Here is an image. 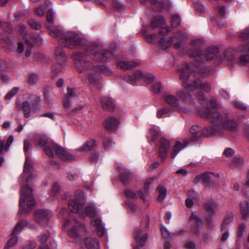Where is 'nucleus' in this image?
Segmentation results:
<instances>
[{
  "label": "nucleus",
  "instance_id": "nucleus-12",
  "mask_svg": "<svg viewBox=\"0 0 249 249\" xmlns=\"http://www.w3.org/2000/svg\"><path fill=\"white\" fill-rule=\"evenodd\" d=\"M73 221L75 223L73 224L72 227L68 231V234L72 238H76L85 234L86 230L84 224L78 222L75 218Z\"/></svg>",
  "mask_w": 249,
  "mask_h": 249
},
{
  "label": "nucleus",
  "instance_id": "nucleus-17",
  "mask_svg": "<svg viewBox=\"0 0 249 249\" xmlns=\"http://www.w3.org/2000/svg\"><path fill=\"white\" fill-rule=\"evenodd\" d=\"M101 106L103 109L107 111H112L115 108L113 100L107 96H103L100 98Z\"/></svg>",
  "mask_w": 249,
  "mask_h": 249
},
{
  "label": "nucleus",
  "instance_id": "nucleus-51",
  "mask_svg": "<svg viewBox=\"0 0 249 249\" xmlns=\"http://www.w3.org/2000/svg\"><path fill=\"white\" fill-rule=\"evenodd\" d=\"M124 194L127 197L135 199L137 198V195L135 192L130 189H126L124 191Z\"/></svg>",
  "mask_w": 249,
  "mask_h": 249
},
{
  "label": "nucleus",
  "instance_id": "nucleus-30",
  "mask_svg": "<svg viewBox=\"0 0 249 249\" xmlns=\"http://www.w3.org/2000/svg\"><path fill=\"white\" fill-rule=\"evenodd\" d=\"M22 110L25 118H29L31 115V108L28 101H25L22 104Z\"/></svg>",
  "mask_w": 249,
  "mask_h": 249
},
{
  "label": "nucleus",
  "instance_id": "nucleus-6",
  "mask_svg": "<svg viewBox=\"0 0 249 249\" xmlns=\"http://www.w3.org/2000/svg\"><path fill=\"white\" fill-rule=\"evenodd\" d=\"M103 45L101 44L92 43L86 46L84 54L86 58L91 54L94 55L93 59L97 61H106L112 57V52L103 50Z\"/></svg>",
  "mask_w": 249,
  "mask_h": 249
},
{
  "label": "nucleus",
  "instance_id": "nucleus-24",
  "mask_svg": "<svg viewBox=\"0 0 249 249\" xmlns=\"http://www.w3.org/2000/svg\"><path fill=\"white\" fill-rule=\"evenodd\" d=\"M163 98L168 105L172 107H176L178 105V100L175 95L165 94Z\"/></svg>",
  "mask_w": 249,
  "mask_h": 249
},
{
  "label": "nucleus",
  "instance_id": "nucleus-19",
  "mask_svg": "<svg viewBox=\"0 0 249 249\" xmlns=\"http://www.w3.org/2000/svg\"><path fill=\"white\" fill-rule=\"evenodd\" d=\"M121 181L124 185L128 184L132 178V173L126 169L118 167Z\"/></svg>",
  "mask_w": 249,
  "mask_h": 249
},
{
  "label": "nucleus",
  "instance_id": "nucleus-3",
  "mask_svg": "<svg viewBox=\"0 0 249 249\" xmlns=\"http://www.w3.org/2000/svg\"><path fill=\"white\" fill-rule=\"evenodd\" d=\"M32 166L30 163L29 157L26 155V159L24 165V173L21 176H26V184L23 185L21 191V196L19 201V210L18 213L20 215L22 213L28 214L32 211L35 205L36 201L33 197L32 189L30 188V183L34 179V177L31 173Z\"/></svg>",
  "mask_w": 249,
  "mask_h": 249
},
{
  "label": "nucleus",
  "instance_id": "nucleus-28",
  "mask_svg": "<svg viewBox=\"0 0 249 249\" xmlns=\"http://www.w3.org/2000/svg\"><path fill=\"white\" fill-rule=\"evenodd\" d=\"M164 23V18L162 17H156L154 18L151 23V26L155 29L157 27H161Z\"/></svg>",
  "mask_w": 249,
  "mask_h": 249
},
{
  "label": "nucleus",
  "instance_id": "nucleus-18",
  "mask_svg": "<svg viewBox=\"0 0 249 249\" xmlns=\"http://www.w3.org/2000/svg\"><path fill=\"white\" fill-rule=\"evenodd\" d=\"M90 224L92 228H94L98 236H103L105 235V229L99 218H96L92 219Z\"/></svg>",
  "mask_w": 249,
  "mask_h": 249
},
{
  "label": "nucleus",
  "instance_id": "nucleus-21",
  "mask_svg": "<svg viewBox=\"0 0 249 249\" xmlns=\"http://www.w3.org/2000/svg\"><path fill=\"white\" fill-rule=\"evenodd\" d=\"M119 124V120L114 117L107 119L104 124L105 128L108 130L115 129Z\"/></svg>",
  "mask_w": 249,
  "mask_h": 249
},
{
  "label": "nucleus",
  "instance_id": "nucleus-31",
  "mask_svg": "<svg viewBox=\"0 0 249 249\" xmlns=\"http://www.w3.org/2000/svg\"><path fill=\"white\" fill-rule=\"evenodd\" d=\"M173 41L172 37L169 40H166L164 38H162L159 41V46L162 50H166L171 47Z\"/></svg>",
  "mask_w": 249,
  "mask_h": 249
},
{
  "label": "nucleus",
  "instance_id": "nucleus-4",
  "mask_svg": "<svg viewBox=\"0 0 249 249\" xmlns=\"http://www.w3.org/2000/svg\"><path fill=\"white\" fill-rule=\"evenodd\" d=\"M48 28L50 35L52 37L58 38L59 44L63 47L74 49L76 47L81 48L87 44L86 39L74 32L64 33L61 27L52 25L48 26Z\"/></svg>",
  "mask_w": 249,
  "mask_h": 249
},
{
  "label": "nucleus",
  "instance_id": "nucleus-41",
  "mask_svg": "<svg viewBox=\"0 0 249 249\" xmlns=\"http://www.w3.org/2000/svg\"><path fill=\"white\" fill-rule=\"evenodd\" d=\"M85 213L89 217H92L96 215V211L92 206H88L85 208Z\"/></svg>",
  "mask_w": 249,
  "mask_h": 249
},
{
  "label": "nucleus",
  "instance_id": "nucleus-46",
  "mask_svg": "<svg viewBox=\"0 0 249 249\" xmlns=\"http://www.w3.org/2000/svg\"><path fill=\"white\" fill-rule=\"evenodd\" d=\"M239 63L242 65L249 64V54H243L239 58Z\"/></svg>",
  "mask_w": 249,
  "mask_h": 249
},
{
  "label": "nucleus",
  "instance_id": "nucleus-1",
  "mask_svg": "<svg viewBox=\"0 0 249 249\" xmlns=\"http://www.w3.org/2000/svg\"><path fill=\"white\" fill-rule=\"evenodd\" d=\"M207 112H200V116L208 119L212 124V126L204 128L203 129L198 125H194L190 129V132L194 134L190 139L192 141H197L202 136H207L210 134L221 135L224 131H234L237 124L235 121L230 120L226 115H222L219 112H213L211 115L210 110L207 107Z\"/></svg>",
  "mask_w": 249,
  "mask_h": 249
},
{
  "label": "nucleus",
  "instance_id": "nucleus-50",
  "mask_svg": "<svg viewBox=\"0 0 249 249\" xmlns=\"http://www.w3.org/2000/svg\"><path fill=\"white\" fill-rule=\"evenodd\" d=\"M19 89L17 87L13 88L9 91L5 95V98L6 99H10L14 95H15L18 92Z\"/></svg>",
  "mask_w": 249,
  "mask_h": 249
},
{
  "label": "nucleus",
  "instance_id": "nucleus-15",
  "mask_svg": "<svg viewBox=\"0 0 249 249\" xmlns=\"http://www.w3.org/2000/svg\"><path fill=\"white\" fill-rule=\"evenodd\" d=\"M24 39L26 45L25 56L28 57L31 54L32 47L35 44H39L41 43V38L39 36H36V37L32 36L31 40L26 37H24Z\"/></svg>",
  "mask_w": 249,
  "mask_h": 249
},
{
  "label": "nucleus",
  "instance_id": "nucleus-7",
  "mask_svg": "<svg viewBox=\"0 0 249 249\" xmlns=\"http://www.w3.org/2000/svg\"><path fill=\"white\" fill-rule=\"evenodd\" d=\"M149 218L146 217L142 222L141 227L135 230L134 238L136 245L134 249H143L142 247L145 244L148 237L147 229L149 227Z\"/></svg>",
  "mask_w": 249,
  "mask_h": 249
},
{
  "label": "nucleus",
  "instance_id": "nucleus-9",
  "mask_svg": "<svg viewBox=\"0 0 249 249\" xmlns=\"http://www.w3.org/2000/svg\"><path fill=\"white\" fill-rule=\"evenodd\" d=\"M218 53V49L216 47H208L204 54L201 53L199 50L195 49L188 53L190 57L196 58L197 61H204L207 60L213 59L216 58Z\"/></svg>",
  "mask_w": 249,
  "mask_h": 249
},
{
  "label": "nucleus",
  "instance_id": "nucleus-63",
  "mask_svg": "<svg viewBox=\"0 0 249 249\" xmlns=\"http://www.w3.org/2000/svg\"><path fill=\"white\" fill-rule=\"evenodd\" d=\"M184 248L186 249H195L196 244L192 241H187L184 244Z\"/></svg>",
  "mask_w": 249,
  "mask_h": 249
},
{
  "label": "nucleus",
  "instance_id": "nucleus-37",
  "mask_svg": "<svg viewBox=\"0 0 249 249\" xmlns=\"http://www.w3.org/2000/svg\"><path fill=\"white\" fill-rule=\"evenodd\" d=\"M26 221L25 220L22 219L19 221L14 229L13 231V234H18L19 231L26 225Z\"/></svg>",
  "mask_w": 249,
  "mask_h": 249
},
{
  "label": "nucleus",
  "instance_id": "nucleus-5",
  "mask_svg": "<svg viewBox=\"0 0 249 249\" xmlns=\"http://www.w3.org/2000/svg\"><path fill=\"white\" fill-rule=\"evenodd\" d=\"M191 69L192 67L190 64H187L185 68H181L179 70L181 72L179 78L184 88L191 92L195 89H199L206 92H210L211 89V85L210 83L200 79H197L192 82L189 78Z\"/></svg>",
  "mask_w": 249,
  "mask_h": 249
},
{
  "label": "nucleus",
  "instance_id": "nucleus-10",
  "mask_svg": "<svg viewBox=\"0 0 249 249\" xmlns=\"http://www.w3.org/2000/svg\"><path fill=\"white\" fill-rule=\"evenodd\" d=\"M44 150L46 154L51 158L53 157L55 152L57 157L63 160H72L74 159L71 155L67 153L62 147L59 146L56 143L49 145L45 148Z\"/></svg>",
  "mask_w": 249,
  "mask_h": 249
},
{
  "label": "nucleus",
  "instance_id": "nucleus-35",
  "mask_svg": "<svg viewBox=\"0 0 249 249\" xmlns=\"http://www.w3.org/2000/svg\"><path fill=\"white\" fill-rule=\"evenodd\" d=\"M186 90L178 92L177 95L183 100L189 101L191 100L192 96L190 93L187 91L188 90L187 89Z\"/></svg>",
  "mask_w": 249,
  "mask_h": 249
},
{
  "label": "nucleus",
  "instance_id": "nucleus-14",
  "mask_svg": "<svg viewBox=\"0 0 249 249\" xmlns=\"http://www.w3.org/2000/svg\"><path fill=\"white\" fill-rule=\"evenodd\" d=\"M160 142L159 156L161 160L164 161L166 159L168 150L170 146V143L168 140L163 138L160 140Z\"/></svg>",
  "mask_w": 249,
  "mask_h": 249
},
{
  "label": "nucleus",
  "instance_id": "nucleus-8",
  "mask_svg": "<svg viewBox=\"0 0 249 249\" xmlns=\"http://www.w3.org/2000/svg\"><path fill=\"white\" fill-rule=\"evenodd\" d=\"M86 202L85 197L83 191L76 192L74 199L69 203L68 207L70 211L74 213H79L83 218L85 216L84 206Z\"/></svg>",
  "mask_w": 249,
  "mask_h": 249
},
{
  "label": "nucleus",
  "instance_id": "nucleus-40",
  "mask_svg": "<svg viewBox=\"0 0 249 249\" xmlns=\"http://www.w3.org/2000/svg\"><path fill=\"white\" fill-rule=\"evenodd\" d=\"M174 38L179 41H183L187 39V34L181 31H178L174 34Z\"/></svg>",
  "mask_w": 249,
  "mask_h": 249
},
{
  "label": "nucleus",
  "instance_id": "nucleus-36",
  "mask_svg": "<svg viewBox=\"0 0 249 249\" xmlns=\"http://www.w3.org/2000/svg\"><path fill=\"white\" fill-rule=\"evenodd\" d=\"M172 110L169 107H164L161 108L158 111L157 115L158 118L167 117L168 115L171 113Z\"/></svg>",
  "mask_w": 249,
  "mask_h": 249
},
{
  "label": "nucleus",
  "instance_id": "nucleus-29",
  "mask_svg": "<svg viewBox=\"0 0 249 249\" xmlns=\"http://www.w3.org/2000/svg\"><path fill=\"white\" fill-rule=\"evenodd\" d=\"M96 145L95 140L91 139L87 141L80 148V151H88L91 150Z\"/></svg>",
  "mask_w": 249,
  "mask_h": 249
},
{
  "label": "nucleus",
  "instance_id": "nucleus-27",
  "mask_svg": "<svg viewBox=\"0 0 249 249\" xmlns=\"http://www.w3.org/2000/svg\"><path fill=\"white\" fill-rule=\"evenodd\" d=\"M54 55L58 63L62 64L66 60V56L62 48H56L54 52Z\"/></svg>",
  "mask_w": 249,
  "mask_h": 249
},
{
  "label": "nucleus",
  "instance_id": "nucleus-43",
  "mask_svg": "<svg viewBox=\"0 0 249 249\" xmlns=\"http://www.w3.org/2000/svg\"><path fill=\"white\" fill-rule=\"evenodd\" d=\"M171 25L173 27H176L180 24V18L177 15H173L171 19Z\"/></svg>",
  "mask_w": 249,
  "mask_h": 249
},
{
  "label": "nucleus",
  "instance_id": "nucleus-62",
  "mask_svg": "<svg viewBox=\"0 0 249 249\" xmlns=\"http://www.w3.org/2000/svg\"><path fill=\"white\" fill-rule=\"evenodd\" d=\"M60 185L57 183H54L53 186V187H52V193L54 195H56L60 192Z\"/></svg>",
  "mask_w": 249,
  "mask_h": 249
},
{
  "label": "nucleus",
  "instance_id": "nucleus-32",
  "mask_svg": "<svg viewBox=\"0 0 249 249\" xmlns=\"http://www.w3.org/2000/svg\"><path fill=\"white\" fill-rule=\"evenodd\" d=\"M157 190L159 194L158 200L160 202H162L163 201V200L166 197L167 190L164 187L162 186H158Z\"/></svg>",
  "mask_w": 249,
  "mask_h": 249
},
{
  "label": "nucleus",
  "instance_id": "nucleus-47",
  "mask_svg": "<svg viewBox=\"0 0 249 249\" xmlns=\"http://www.w3.org/2000/svg\"><path fill=\"white\" fill-rule=\"evenodd\" d=\"M159 134L158 132L154 129H151L149 130L148 138L151 141H155L158 137Z\"/></svg>",
  "mask_w": 249,
  "mask_h": 249
},
{
  "label": "nucleus",
  "instance_id": "nucleus-58",
  "mask_svg": "<svg viewBox=\"0 0 249 249\" xmlns=\"http://www.w3.org/2000/svg\"><path fill=\"white\" fill-rule=\"evenodd\" d=\"M53 17L54 16L53 14V9H49L46 14V19L47 21L49 23H51L53 20Z\"/></svg>",
  "mask_w": 249,
  "mask_h": 249
},
{
  "label": "nucleus",
  "instance_id": "nucleus-53",
  "mask_svg": "<svg viewBox=\"0 0 249 249\" xmlns=\"http://www.w3.org/2000/svg\"><path fill=\"white\" fill-rule=\"evenodd\" d=\"M37 80H38L37 75L35 73H33V74H31L30 75V76L28 78V82L29 84L32 85H34L35 83H36V82H37Z\"/></svg>",
  "mask_w": 249,
  "mask_h": 249
},
{
  "label": "nucleus",
  "instance_id": "nucleus-38",
  "mask_svg": "<svg viewBox=\"0 0 249 249\" xmlns=\"http://www.w3.org/2000/svg\"><path fill=\"white\" fill-rule=\"evenodd\" d=\"M190 220L194 221L197 227H199L203 224L201 219L196 214V212H192L190 216Z\"/></svg>",
  "mask_w": 249,
  "mask_h": 249
},
{
  "label": "nucleus",
  "instance_id": "nucleus-11",
  "mask_svg": "<svg viewBox=\"0 0 249 249\" xmlns=\"http://www.w3.org/2000/svg\"><path fill=\"white\" fill-rule=\"evenodd\" d=\"M51 216V213L48 210L38 209L34 212V219L37 223L45 226L48 224Z\"/></svg>",
  "mask_w": 249,
  "mask_h": 249
},
{
  "label": "nucleus",
  "instance_id": "nucleus-33",
  "mask_svg": "<svg viewBox=\"0 0 249 249\" xmlns=\"http://www.w3.org/2000/svg\"><path fill=\"white\" fill-rule=\"evenodd\" d=\"M62 67V64L59 63L53 65L52 67L51 77L53 78L56 77L61 71Z\"/></svg>",
  "mask_w": 249,
  "mask_h": 249
},
{
  "label": "nucleus",
  "instance_id": "nucleus-49",
  "mask_svg": "<svg viewBox=\"0 0 249 249\" xmlns=\"http://www.w3.org/2000/svg\"><path fill=\"white\" fill-rule=\"evenodd\" d=\"M111 4L114 9L116 10H121L124 9V5L117 0H112Z\"/></svg>",
  "mask_w": 249,
  "mask_h": 249
},
{
  "label": "nucleus",
  "instance_id": "nucleus-64",
  "mask_svg": "<svg viewBox=\"0 0 249 249\" xmlns=\"http://www.w3.org/2000/svg\"><path fill=\"white\" fill-rule=\"evenodd\" d=\"M194 7L196 11H198L200 13H202L204 11V6L201 2H197L194 3Z\"/></svg>",
  "mask_w": 249,
  "mask_h": 249
},
{
  "label": "nucleus",
  "instance_id": "nucleus-39",
  "mask_svg": "<svg viewBox=\"0 0 249 249\" xmlns=\"http://www.w3.org/2000/svg\"><path fill=\"white\" fill-rule=\"evenodd\" d=\"M36 141L38 144L41 147L45 145L47 142L48 139L45 135H41L36 137Z\"/></svg>",
  "mask_w": 249,
  "mask_h": 249
},
{
  "label": "nucleus",
  "instance_id": "nucleus-54",
  "mask_svg": "<svg viewBox=\"0 0 249 249\" xmlns=\"http://www.w3.org/2000/svg\"><path fill=\"white\" fill-rule=\"evenodd\" d=\"M246 228V225L245 224H241L239 226L237 236L238 238L242 237L243 235V232Z\"/></svg>",
  "mask_w": 249,
  "mask_h": 249
},
{
  "label": "nucleus",
  "instance_id": "nucleus-56",
  "mask_svg": "<svg viewBox=\"0 0 249 249\" xmlns=\"http://www.w3.org/2000/svg\"><path fill=\"white\" fill-rule=\"evenodd\" d=\"M36 246V243L34 241H28L23 246L22 249H34Z\"/></svg>",
  "mask_w": 249,
  "mask_h": 249
},
{
  "label": "nucleus",
  "instance_id": "nucleus-45",
  "mask_svg": "<svg viewBox=\"0 0 249 249\" xmlns=\"http://www.w3.org/2000/svg\"><path fill=\"white\" fill-rule=\"evenodd\" d=\"M244 163L243 159L241 157H235L232 159V165L233 167L241 166Z\"/></svg>",
  "mask_w": 249,
  "mask_h": 249
},
{
  "label": "nucleus",
  "instance_id": "nucleus-25",
  "mask_svg": "<svg viewBox=\"0 0 249 249\" xmlns=\"http://www.w3.org/2000/svg\"><path fill=\"white\" fill-rule=\"evenodd\" d=\"M240 212L244 219H246L249 215V203L245 199L240 204Z\"/></svg>",
  "mask_w": 249,
  "mask_h": 249
},
{
  "label": "nucleus",
  "instance_id": "nucleus-59",
  "mask_svg": "<svg viewBox=\"0 0 249 249\" xmlns=\"http://www.w3.org/2000/svg\"><path fill=\"white\" fill-rule=\"evenodd\" d=\"M144 75L145 74H144L142 71H137L134 74V78L136 79V81L140 79H142L144 81H146V76Z\"/></svg>",
  "mask_w": 249,
  "mask_h": 249
},
{
  "label": "nucleus",
  "instance_id": "nucleus-60",
  "mask_svg": "<svg viewBox=\"0 0 249 249\" xmlns=\"http://www.w3.org/2000/svg\"><path fill=\"white\" fill-rule=\"evenodd\" d=\"M237 50L238 52L242 53L244 52H247L249 53V42L245 44L242 45L238 47Z\"/></svg>",
  "mask_w": 249,
  "mask_h": 249
},
{
  "label": "nucleus",
  "instance_id": "nucleus-20",
  "mask_svg": "<svg viewBox=\"0 0 249 249\" xmlns=\"http://www.w3.org/2000/svg\"><path fill=\"white\" fill-rule=\"evenodd\" d=\"M77 96L75 90L73 89L68 88L67 94L65 96L63 105L66 109H69L71 106V100Z\"/></svg>",
  "mask_w": 249,
  "mask_h": 249
},
{
  "label": "nucleus",
  "instance_id": "nucleus-55",
  "mask_svg": "<svg viewBox=\"0 0 249 249\" xmlns=\"http://www.w3.org/2000/svg\"><path fill=\"white\" fill-rule=\"evenodd\" d=\"M249 38V28H247L239 35V38L241 40H246Z\"/></svg>",
  "mask_w": 249,
  "mask_h": 249
},
{
  "label": "nucleus",
  "instance_id": "nucleus-48",
  "mask_svg": "<svg viewBox=\"0 0 249 249\" xmlns=\"http://www.w3.org/2000/svg\"><path fill=\"white\" fill-rule=\"evenodd\" d=\"M103 144L106 149H110L114 144V142H112L110 138L105 137L104 139Z\"/></svg>",
  "mask_w": 249,
  "mask_h": 249
},
{
  "label": "nucleus",
  "instance_id": "nucleus-44",
  "mask_svg": "<svg viewBox=\"0 0 249 249\" xmlns=\"http://www.w3.org/2000/svg\"><path fill=\"white\" fill-rule=\"evenodd\" d=\"M27 23L29 26L34 29L38 30L41 28V25L33 19H28Z\"/></svg>",
  "mask_w": 249,
  "mask_h": 249
},
{
  "label": "nucleus",
  "instance_id": "nucleus-34",
  "mask_svg": "<svg viewBox=\"0 0 249 249\" xmlns=\"http://www.w3.org/2000/svg\"><path fill=\"white\" fill-rule=\"evenodd\" d=\"M17 235L18 234H14L13 232H12L11 237L8 240L6 245L4 247V249H9L10 248H12L17 244L18 241Z\"/></svg>",
  "mask_w": 249,
  "mask_h": 249
},
{
  "label": "nucleus",
  "instance_id": "nucleus-2",
  "mask_svg": "<svg viewBox=\"0 0 249 249\" xmlns=\"http://www.w3.org/2000/svg\"><path fill=\"white\" fill-rule=\"evenodd\" d=\"M71 57L74 61L78 71L82 72L84 71H90L88 76L89 83L99 89H101L100 78L97 73L102 72L107 75H109L112 73L110 69L104 65L93 66L86 58L84 53L80 52L73 53L71 55Z\"/></svg>",
  "mask_w": 249,
  "mask_h": 249
},
{
  "label": "nucleus",
  "instance_id": "nucleus-26",
  "mask_svg": "<svg viewBox=\"0 0 249 249\" xmlns=\"http://www.w3.org/2000/svg\"><path fill=\"white\" fill-rule=\"evenodd\" d=\"M217 203L212 199H210L206 202L204 204L205 209L211 214L214 213V211L217 209Z\"/></svg>",
  "mask_w": 249,
  "mask_h": 249
},
{
  "label": "nucleus",
  "instance_id": "nucleus-52",
  "mask_svg": "<svg viewBox=\"0 0 249 249\" xmlns=\"http://www.w3.org/2000/svg\"><path fill=\"white\" fill-rule=\"evenodd\" d=\"M161 86L160 82H155L152 85V90L153 92L158 94L160 92Z\"/></svg>",
  "mask_w": 249,
  "mask_h": 249
},
{
  "label": "nucleus",
  "instance_id": "nucleus-13",
  "mask_svg": "<svg viewBox=\"0 0 249 249\" xmlns=\"http://www.w3.org/2000/svg\"><path fill=\"white\" fill-rule=\"evenodd\" d=\"M197 96H198V98L199 100H201L202 102H204V103H202L201 104L203 105L204 107H206V110H205V111H203V110L198 111L199 114L200 112H207L208 111H207V107H209V110L210 111V113H211V115L213 114V112H218L217 111H213L212 109H211L210 108V106H211V107H212V109H214V108H216V107L217 106V104L214 100L212 99L210 101V105H209L207 104V102L206 101V98L205 97V96L203 92H199L198 93Z\"/></svg>",
  "mask_w": 249,
  "mask_h": 249
},
{
  "label": "nucleus",
  "instance_id": "nucleus-61",
  "mask_svg": "<svg viewBox=\"0 0 249 249\" xmlns=\"http://www.w3.org/2000/svg\"><path fill=\"white\" fill-rule=\"evenodd\" d=\"M188 195L190 197L189 198L194 200H197L198 199V193L194 190H190L188 192Z\"/></svg>",
  "mask_w": 249,
  "mask_h": 249
},
{
  "label": "nucleus",
  "instance_id": "nucleus-16",
  "mask_svg": "<svg viewBox=\"0 0 249 249\" xmlns=\"http://www.w3.org/2000/svg\"><path fill=\"white\" fill-rule=\"evenodd\" d=\"M190 141H192L190 139L185 138L183 140L184 143L182 144L178 141H177L173 146L171 153V157L174 159L180 150L185 148Z\"/></svg>",
  "mask_w": 249,
  "mask_h": 249
},
{
  "label": "nucleus",
  "instance_id": "nucleus-42",
  "mask_svg": "<svg viewBox=\"0 0 249 249\" xmlns=\"http://www.w3.org/2000/svg\"><path fill=\"white\" fill-rule=\"evenodd\" d=\"M232 220V216L231 215L226 217L221 224V231L226 230Z\"/></svg>",
  "mask_w": 249,
  "mask_h": 249
},
{
  "label": "nucleus",
  "instance_id": "nucleus-57",
  "mask_svg": "<svg viewBox=\"0 0 249 249\" xmlns=\"http://www.w3.org/2000/svg\"><path fill=\"white\" fill-rule=\"evenodd\" d=\"M124 79L125 81H126L128 83L131 84L132 85H135L136 79H135L134 77H133L130 74H126L124 76Z\"/></svg>",
  "mask_w": 249,
  "mask_h": 249
},
{
  "label": "nucleus",
  "instance_id": "nucleus-22",
  "mask_svg": "<svg viewBox=\"0 0 249 249\" xmlns=\"http://www.w3.org/2000/svg\"><path fill=\"white\" fill-rule=\"evenodd\" d=\"M140 64V63L138 62L122 61L118 62L117 66L122 70L126 71L134 68Z\"/></svg>",
  "mask_w": 249,
  "mask_h": 249
},
{
  "label": "nucleus",
  "instance_id": "nucleus-23",
  "mask_svg": "<svg viewBox=\"0 0 249 249\" xmlns=\"http://www.w3.org/2000/svg\"><path fill=\"white\" fill-rule=\"evenodd\" d=\"M85 244L88 249H99V244L98 240L91 237H88L84 240Z\"/></svg>",
  "mask_w": 249,
  "mask_h": 249
}]
</instances>
